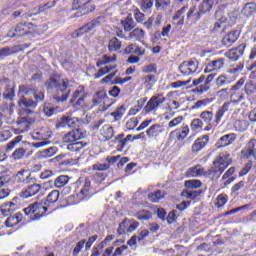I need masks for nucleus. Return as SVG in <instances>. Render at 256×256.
<instances>
[{
	"mask_svg": "<svg viewBox=\"0 0 256 256\" xmlns=\"http://www.w3.org/2000/svg\"><path fill=\"white\" fill-rule=\"evenodd\" d=\"M47 89H57V93L54 94V99L58 103H63L69 98V93H71V88H69V80L61 78L60 75L53 74L45 82Z\"/></svg>",
	"mask_w": 256,
	"mask_h": 256,
	"instance_id": "obj_1",
	"label": "nucleus"
},
{
	"mask_svg": "<svg viewBox=\"0 0 256 256\" xmlns=\"http://www.w3.org/2000/svg\"><path fill=\"white\" fill-rule=\"evenodd\" d=\"M104 123L105 120L100 119L90 126L92 131H98L97 137L99 141H102V143L111 141V138L115 137V130L113 129V126L109 124L103 125Z\"/></svg>",
	"mask_w": 256,
	"mask_h": 256,
	"instance_id": "obj_2",
	"label": "nucleus"
},
{
	"mask_svg": "<svg viewBox=\"0 0 256 256\" xmlns=\"http://www.w3.org/2000/svg\"><path fill=\"white\" fill-rule=\"evenodd\" d=\"M47 211H49V204L47 202H35L24 209L25 215H31V219H40Z\"/></svg>",
	"mask_w": 256,
	"mask_h": 256,
	"instance_id": "obj_3",
	"label": "nucleus"
},
{
	"mask_svg": "<svg viewBox=\"0 0 256 256\" xmlns=\"http://www.w3.org/2000/svg\"><path fill=\"white\" fill-rule=\"evenodd\" d=\"M101 23H103V17L98 16L97 18H94L90 22L84 24L82 27L74 31L73 37H81L83 35H87V33H90V31H93V29H97Z\"/></svg>",
	"mask_w": 256,
	"mask_h": 256,
	"instance_id": "obj_4",
	"label": "nucleus"
},
{
	"mask_svg": "<svg viewBox=\"0 0 256 256\" xmlns=\"http://www.w3.org/2000/svg\"><path fill=\"white\" fill-rule=\"evenodd\" d=\"M88 96L89 94L85 92V88L83 86H80L74 91L70 101L71 103H73V105L86 108L88 107L87 101H86Z\"/></svg>",
	"mask_w": 256,
	"mask_h": 256,
	"instance_id": "obj_5",
	"label": "nucleus"
},
{
	"mask_svg": "<svg viewBox=\"0 0 256 256\" xmlns=\"http://www.w3.org/2000/svg\"><path fill=\"white\" fill-rule=\"evenodd\" d=\"M231 156L229 153H221L213 163L214 173H223L228 165H231Z\"/></svg>",
	"mask_w": 256,
	"mask_h": 256,
	"instance_id": "obj_6",
	"label": "nucleus"
},
{
	"mask_svg": "<svg viewBox=\"0 0 256 256\" xmlns=\"http://www.w3.org/2000/svg\"><path fill=\"white\" fill-rule=\"evenodd\" d=\"M197 69H199V62L197 61H184L179 65V72L184 77H189V75H193L197 73Z\"/></svg>",
	"mask_w": 256,
	"mask_h": 256,
	"instance_id": "obj_7",
	"label": "nucleus"
},
{
	"mask_svg": "<svg viewBox=\"0 0 256 256\" xmlns=\"http://www.w3.org/2000/svg\"><path fill=\"white\" fill-rule=\"evenodd\" d=\"M164 101H166V99L161 94L152 96L144 107L145 113H153L157 111V109H159V106L163 105Z\"/></svg>",
	"mask_w": 256,
	"mask_h": 256,
	"instance_id": "obj_8",
	"label": "nucleus"
},
{
	"mask_svg": "<svg viewBox=\"0 0 256 256\" xmlns=\"http://www.w3.org/2000/svg\"><path fill=\"white\" fill-rule=\"evenodd\" d=\"M31 27H33V24L31 23H19L15 29H11L8 32V37H21V35H27L28 33H31Z\"/></svg>",
	"mask_w": 256,
	"mask_h": 256,
	"instance_id": "obj_9",
	"label": "nucleus"
},
{
	"mask_svg": "<svg viewBox=\"0 0 256 256\" xmlns=\"http://www.w3.org/2000/svg\"><path fill=\"white\" fill-rule=\"evenodd\" d=\"M247 44L242 43L236 48H232L225 53V57L229 59V61H238L240 57H243V53H245V48Z\"/></svg>",
	"mask_w": 256,
	"mask_h": 256,
	"instance_id": "obj_10",
	"label": "nucleus"
},
{
	"mask_svg": "<svg viewBox=\"0 0 256 256\" xmlns=\"http://www.w3.org/2000/svg\"><path fill=\"white\" fill-rule=\"evenodd\" d=\"M20 95H33L36 103H41L43 99H45V94L43 92H36L35 89L28 87L26 85H22L19 87Z\"/></svg>",
	"mask_w": 256,
	"mask_h": 256,
	"instance_id": "obj_11",
	"label": "nucleus"
},
{
	"mask_svg": "<svg viewBox=\"0 0 256 256\" xmlns=\"http://www.w3.org/2000/svg\"><path fill=\"white\" fill-rule=\"evenodd\" d=\"M83 134L81 133V131H79V129H73L72 131L66 133L63 138L62 141L63 143H77V141H81V139H83Z\"/></svg>",
	"mask_w": 256,
	"mask_h": 256,
	"instance_id": "obj_12",
	"label": "nucleus"
},
{
	"mask_svg": "<svg viewBox=\"0 0 256 256\" xmlns=\"http://www.w3.org/2000/svg\"><path fill=\"white\" fill-rule=\"evenodd\" d=\"M15 181L16 183L29 185L31 183H35V178L31 177V172L28 170H21L15 175Z\"/></svg>",
	"mask_w": 256,
	"mask_h": 256,
	"instance_id": "obj_13",
	"label": "nucleus"
},
{
	"mask_svg": "<svg viewBox=\"0 0 256 256\" xmlns=\"http://www.w3.org/2000/svg\"><path fill=\"white\" fill-rule=\"evenodd\" d=\"M51 137V130L49 128H40L32 132V139L35 141H47Z\"/></svg>",
	"mask_w": 256,
	"mask_h": 256,
	"instance_id": "obj_14",
	"label": "nucleus"
},
{
	"mask_svg": "<svg viewBox=\"0 0 256 256\" xmlns=\"http://www.w3.org/2000/svg\"><path fill=\"white\" fill-rule=\"evenodd\" d=\"M189 126L183 125L181 126V129H176L174 131H171L169 134V139H176L178 141H183V139H186L187 135H189Z\"/></svg>",
	"mask_w": 256,
	"mask_h": 256,
	"instance_id": "obj_15",
	"label": "nucleus"
},
{
	"mask_svg": "<svg viewBox=\"0 0 256 256\" xmlns=\"http://www.w3.org/2000/svg\"><path fill=\"white\" fill-rule=\"evenodd\" d=\"M39 191H41V184H31L20 193V197L29 199L30 197H35Z\"/></svg>",
	"mask_w": 256,
	"mask_h": 256,
	"instance_id": "obj_16",
	"label": "nucleus"
},
{
	"mask_svg": "<svg viewBox=\"0 0 256 256\" xmlns=\"http://www.w3.org/2000/svg\"><path fill=\"white\" fill-rule=\"evenodd\" d=\"M227 111H233V104L225 102L215 113V119L214 122L219 125L221 123V119L225 116V113Z\"/></svg>",
	"mask_w": 256,
	"mask_h": 256,
	"instance_id": "obj_17",
	"label": "nucleus"
},
{
	"mask_svg": "<svg viewBox=\"0 0 256 256\" xmlns=\"http://www.w3.org/2000/svg\"><path fill=\"white\" fill-rule=\"evenodd\" d=\"M242 154L246 159H250V157H253V159H256V139H251L246 148L242 151Z\"/></svg>",
	"mask_w": 256,
	"mask_h": 256,
	"instance_id": "obj_18",
	"label": "nucleus"
},
{
	"mask_svg": "<svg viewBox=\"0 0 256 256\" xmlns=\"http://www.w3.org/2000/svg\"><path fill=\"white\" fill-rule=\"evenodd\" d=\"M239 31L234 30L226 34L222 39V45L224 47H231L234 43H236L237 39H239Z\"/></svg>",
	"mask_w": 256,
	"mask_h": 256,
	"instance_id": "obj_19",
	"label": "nucleus"
},
{
	"mask_svg": "<svg viewBox=\"0 0 256 256\" xmlns=\"http://www.w3.org/2000/svg\"><path fill=\"white\" fill-rule=\"evenodd\" d=\"M77 125H79V118L64 116L59 120L57 127H77Z\"/></svg>",
	"mask_w": 256,
	"mask_h": 256,
	"instance_id": "obj_20",
	"label": "nucleus"
},
{
	"mask_svg": "<svg viewBox=\"0 0 256 256\" xmlns=\"http://www.w3.org/2000/svg\"><path fill=\"white\" fill-rule=\"evenodd\" d=\"M207 143H209V135H204L200 138H197L192 145V153H199V151L205 149Z\"/></svg>",
	"mask_w": 256,
	"mask_h": 256,
	"instance_id": "obj_21",
	"label": "nucleus"
},
{
	"mask_svg": "<svg viewBox=\"0 0 256 256\" xmlns=\"http://www.w3.org/2000/svg\"><path fill=\"white\" fill-rule=\"evenodd\" d=\"M107 101V92L104 90H100L96 92L92 97V106L91 107H97L99 105H105V102Z\"/></svg>",
	"mask_w": 256,
	"mask_h": 256,
	"instance_id": "obj_22",
	"label": "nucleus"
},
{
	"mask_svg": "<svg viewBox=\"0 0 256 256\" xmlns=\"http://www.w3.org/2000/svg\"><path fill=\"white\" fill-rule=\"evenodd\" d=\"M237 139V136L235 134H226L222 136L216 143L217 149H221V147H227L231 144H233V141Z\"/></svg>",
	"mask_w": 256,
	"mask_h": 256,
	"instance_id": "obj_23",
	"label": "nucleus"
},
{
	"mask_svg": "<svg viewBox=\"0 0 256 256\" xmlns=\"http://www.w3.org/2000/svg\"><path fill=\"white\" fill-rule=\"evenodd\" d=\"M255 13H256V3L255 2L246 3L241 10L242 17H245L246 19H249V17H253V15H255Z\"/></svg>",
	"mask_w": 256,
	"mask_h": 256,
	"instance_id": "obj_24",
	"label": "nucleus"
},
{
	"mask_svg": "<svg viewBox=\"0 0 256 256\" xmlns=\"http://www.w3.org/2000/svg\"><path fill=\"white\" fill-rule=\"evenodd\" d=\"M125 39L129 41H143L145 39V31L141 28H133Z\"/></svg>",
	"mask_w": 256,
	"mask_h": 256,
	"instance_id": "obj_25",
	"label": "nucleus"
},
{
	"mask_svg": "<svg viewBox=\"0 0 256 256\" xmlns=\"http://www.w3.org/2000/svg\"><path fill=\"white\" fill-rule=\"evenodd\" d=\"M163 129V126L160 124H154L146 130V135L148 139H157V137L163 133Z\"/></svg>",
	"mask_w": 256,
	"mask_h": 256,
	"instance_id": "obj_26",
	"label": "nucleus"
},
{
	"mask_svg": "<svg viewBox=\"0 0 256 256\" xmlns=\"http://www.w3.org/2000/svg\"><path fill=\"white\" fill-rule=\"evenodd\" d=\"M225 65V60L223 58L214 60L207 64L205 68L206 73H211V71H220V69H223Z\"/></svg>",
	"mask_w": 256,
	"mask_h": 256,
	"instance_id": "obj_27",
	"label": "nucleus"
},
{
	"mask_svg": "<svg viewBox=\"0 0 256 256\" xmlns=\"http://www.w3.org/2000/svg\"><path fill=\"white\" fill-rule=\"evenodd\" d=\"M243 99H245L243 93H239V91L236 90H230V101L226 103H232V107H235V105H239Z\"/></svg>",
	"mask_w": 256,
	"mask_h": 256,
	"instance_id": "obj_28",
	"label": "nucleus"
},
{
	"mask_svg": "<svg viewBox=\"0 0 256 256\" xmlns=\"http://www.w3.org/2000/svg\"><path fill=\"white\" fill-rule=\"evenodd\" d=\"M121 25L126 33H131L135 29V20L131 15H128L124 20H121Z\"/></svg>",
	"mask_w": 256,
	"mask_h": 256,
	"instance_id": "obj_29",
	"label": "nucleus"
},
{
	"mask_svg": "<svg viewBox=\"0 0 256 256\" xmlns=\"http://www.w3.org/2000/svg\"><path fill=\"white\" fill-rule=\"evenodd\" d=\"M185 11H187V7L184 6L180 10H178L172 17L174 23L176 25H184L185 24Z\"/></svg>",
	"mask_w": 256,
	"mask_h": 256,
	"instance_id": "obj_30",
	"label": "nucleus"
},
{
	"mask_svg": "<svg viewBox=\"0 0 256 256\" xmlns=\"http://www.w3.org/2000/svg\"><path fill=\"white\" fill-rule=\"evenodd\" d=\"M1 83L2 85L6 86V92L3 93V97L8 101H12L13 97H15V91L13 90V87L9 88V79L5 78L1 81Z\"/></svg>",
	"mask_w": 256,
	"mask_h": 256,
	"instance_id": "obj_31",
	"label": "nucleus"
},
{
	"mask_svg": "<svg viewBox=\"0 0 256 256\" xmlns=\"http://www.w3.org/2000/svg\"><path fill=\"white\" fill-rule=\"evenodd\" d=\"M207 175L205 168L200 165L194 166L188 170V177H201Z\"/></svg>",
	"mask_w": 256,
	"mask_h": 256,
	"instance_id": "obj_32",
	"label": "nucleus"
},
{
	"mask_svg": "<svg viewBox=\"0 0 256 256\" xmlns=\"http://www.w3.org/2000/svg\"><path fill=\"white\" fill-rule=\"evenodd\" d=\"M233 173H235V167H231L230 169H228L222 176V181H223L224 187H227V185H231V183H233V181H235V178L231 177V175H233Z\"/></svg>",
	"mask_w": 256,
	"mask_h": 256,
	"instance_id": "obj_33",
	"label": "nucleus"
},
{
	"mask_svg": "<svg viewBox=\"0 0 256 256\" xmlns=\"http://www.w3.org/2000/svg\"><path fill=\"white\" fill-rule=\"evenodd\" d=\"M215 83L218 89H221V87H225L226 85H231L232 81L227 75L222 74L216 78Z\"/></svg>",
	"mask_w": 256,
	"mask_h": 256,
	"instance_id": "obj_34",
	"label": "nucleus"
},
{
	"mask_svg": "<svg viewBox=\"0 0 256 256\" xmlns=\"http://www.w3.org/2000/svg\"><path fill=\"white\" fill-rule=\"evenodd\" d=\"M0 211L4 217H9L15 211V204L13 202L5 203L1 206Z\"/></svg>",
	"mask_w": 256,
	"mask_h": 256,
	"instance_id": "obj_35",
	"label": "nucleus"
},
{
	"mask_svg": "<svg viewBox=\"0 0 256 256\" xmlns=\"http://www.w3.org/2000/svg\"><path fill=\"white\" fill-rule=\"evenodd\" d=\"M69 183V176L67 175H60L54 180V187L56 189H61L65 187Z\"/></svg>",
	"mask_w": 256,
	"mask_h": 256,
	"instance_id": "obj_36",
	"label": "nucleus"
},
{
	"mask_svg": "<svg viewBox=\"0 0 256 256\" xmlns=\"http://www.w3.org/2000/svg\"><path fill=\"white\" fill-rule=\"evenodd\" d=\"M19 105L20 107H26L27 109H35V107H37V102L22 96L19 100Z\"/></svg>",
	"mask_w": 256,
	"mask_h": 256,
	"instance_id": "obj_37",
	"label": "nucleus"
},
{
	"mask_svg": "<svg viewBox=\"0 0 256 256\" xmlns=\"http://www.w3.org/2000/svg\"><path fill=\"white\" fill-rule=\"evenodd\" d=\"M19 223H21V215L15 214L14 216L11 215L7 218V220L5 221V226L15 227V225H19Z\"/></svg>",
	"mask_w": 256,
	"mask_h": 256,
	"instance_id": "obj_38",
	"label": "nucleus"
},
{
	"mask_svg": "<svg viewBox=\"0 0 256 256\" xmlns=\"http://www.w3.org/2000/svg\"><path fill=\"white\" fill-rule=\"evenodd\" d=\"M215 0H203L199 9L201 13H209L213 9Z\"/></svg>",
	"mask_w": 256,
	"mask_h": 256,
	"instance_id": "obj_39",
	"label": "nucleus"
},
{
	"mask_svg": "<svg viewBox=\"0 0 256 256\" xmlns=\"http://www.w3.org/2000/svg\"><path fill=\"white\" fill-rule=\"evenodd\" d=\"M163 197H165V194H163L161 190H157L148 194V199L151 201V203H159Z\"/></svg>",
	"mask_w": 256,
	"mask_h": 256,
	"instance_id": "obj_40",
	"label": "nucleus"
},
{
	"mask_svg": "<svg viewBox=\"0 0 256 256\" xmlns=\"http://www.w3.org/2000/svg\"><path fill=\"white\" fill-rule=\"evenodd\" d=\"M234 127L236 131L243 133V131H247V129H249V122L247 120H237L234 123Z\"/></svg>",
	"mask_w": 256,
	"mask_h": 256,
	"instance_id": "obj_41",
	"label": "nucleus"
},
{
	"mask_svg": "<svg viewBox=\"0 0 256 256\" xmlns=\"http://www.w3.org/2000/svg\"><path fill=\"white\" fill-rule=\"evenodd\" d=\"M153 217V214L148 210H140L136 213L138 221H149Z\"/></svg>",
	"mask_w": 256,
	"mask_h": 256,
	"instance_id": "obj_42",
	"label": "nucleus"
},
{
	"mask_svg": "<svg viewBox=\"0 0 256 256\" xmlns=\"http://www.w3.org/2000/svg\"><path fill=\"white\" fill-rule=\"evenodd\" d=\"M57 151V147H50L48 149H44L40 152V157L42 159H49L50 157H53V155H55Z\"/></svg>",
	"mask_w": 256,
	"mask_h": 256,
	"instance_id": "obj_43",
	"label": "nucleus"
},
{
	"mask_svg": "<svg viewBox=\"0 0 256 256\" xmlns=\"http://www.w3.org/2000/svg\"><path fill=\"white\" fill-rule=\"evenodd\" d=\"M92 0H74L72 3V9L73 11H80L83 9L85 5H89Z\"/></svg>",
	"mask_w": 256,
	"mask_h": 256,
	"instance_id": "obj_44",
	"label": "nucleus"
},
{
	"mask_svg": "<svg viewBox=\"0 0 256 256\" xmlns=\"http://www.w3.org/2000/svg\"><path fill=\"white\" fill-rule=\"evenodd\" d=\"M109 51H119L121 49V41L117 39V37L111 38L108 44Z\"/></svg>",
	"mask_w": 256,
	"mask_h": 256,
	"instance_id": "obj_45",
	"label": "nucleus"
},
{
	"mask_svg": "<svg viewBox=\"0 0 256 256\" xmlns=\"http://www.w3.org/2000/svg\"><path fill=\"white\" fill-rule=\"evenodd\" d=\"M21 141H23V136H16L12 141H10L6 145L7 153H9L10 151H13V148L17 147V145H19V143H21Z\"/></svg>",
	"mask_w": 256,
	"mask_h": 256,
	"instance_id": "obj_46",
	"label": "nucleus"
},
{
	"mask_svg": "<svg viewBox=\"0 0 256 256\" xmlns=\"http://www.w3.org/2000/svg\"><path fill=\"white\" fill-rule=\"evenodd\" d=\"M87 144L83 143V142H72L70 144L67 145V149L68 151H81V149H83Z\"/></svg>",
	"mask_w": 256,
	"mask_h": 256,
	"instance_id": "obj_47",
	"label": "nucleus"
},
{
	"mask_svg": "<svg viewBox=\"0 0 256 256\" xmlns=\"http://www.w3.org/2000/svg\"><path fill=\"white\" fill-rule=\"evenodd\" d=\"M57 201H59V192L58 190H53L51 191L46 199V203L49 205V203H57Z\"/></svg>",
	"mask_w": 256,
	"mask_h": 256,
	"instance_id": "obj_48",
	"label": "nucleus"
},
{
	"mask_svg": "<svg viewBox=\"0 0 256 256\" xmlns=\"http://www.w3.org/2000/svg\"><path fill=\"white\" fill-rule=\"evenodd\" d=\"M126 108L124 105L118 107L116 111L111 113V116L114 117L115 121H119L125 115Z\"/></svg>",
	"mask_w": 256,
	"mask_h": 256,
	"instance_id": "obj_49",
	"label": "nucleus"
},
{
	"mask_svg": "<svg viewBox=\"0 0 256 256\" xmlns=\"http://www.w3.org/2000/svg\"><path fill=\"white\" fill-rule=\"evenodd\" d=\"M213 117L214 114L211 111H203L200 114V119H202L204 123H208V125H210V123L213 121Z\"/></svg>",
	"mask_w": 256,
	"mask_h": 256,
	"instance_id": "obj_50",
	"label": "nucleus"
},
{
	"mask_svg": "<svg viewBox=\"0 0 256 256\" xmlns=\"http://www.w3.org/2000/svg\"><path fill=\"white\" fill-rule=\"evenodd\" d=\"M183 121H185V117L178 116L168 123V127L169 129H175V127H179V125H181Z\"/></svg>",
	"mask_w": 256,
	"mask_h": 256,
	"instance_id": "obj_51",
	"label": "nucleus"
},
{
	"mask_svg": "<svg viewBox=\"0 0 256 256\" xmlns=\"http://www.w3.org/2000/svg\"><path fill=\"white\" fill-rule=\"evenodd\" d=\"M244 91L248 97H251V95L256 93V84L252 83L251 81L246 83L244 86Z\"/></svg>",
	"mask_w": 256,
	"mask_h": 256,
	"instance_id": "obj_52",
	"label": "nucleus"
},
{
	"mask_svg": "<svg viewBox=\"0 0 256 256\" xmlns=\"http://www.w3.org/2000/svg\"><path fill=\"white\" fill-rule=\"evenodd\" d=\"M190 129L191 131H199V129H203V121L199 118L192 120Z\"/></svg>",
	"mask_w": 256,
	"mask_h": 256,
	"instance_id": "obj_53",
	"label": "nucleus"
},
{
	"mask_svg": "<svg viewBox=\"0 0 256 256\" xmlns=\"http://www.w3.org/2000/svg\"><path fill=\"white\" fill-rule=\"evenodd\" d=\"M216 96L218 97V99H222L223 101H225L230 97V90L228 88H222L221 90L216 92Z\"/></svg>",
	"mask_w": 256,
	"mask_h": 256,
	"instance_id": "obj_54",
	"label": "nucleus"
},
{
	"mask_svg": "<svg viewBox=\"0 0 256 256\" xmlns=\"http://www.w3.org/2000/svg\"><path fill=\"white\" fill-rule=\"evenodd\" d=\"M185 187L187 189H199L201 187V181L199 180H187L184 183Z\"/></svg>",
	"mask_w": 256,
	"mask_h": 256,
	"instance_id": "obj_55",
	"label": "nucleus"
},
{
	"mask_svg": "<svg viewBox=\"0 0 256 256\" xmlns=\"http://www.w3.org/2000/svg\"><path fill=\"white\" fill-rule=\"evenodd\" d=\"M227 194H220L217 196L216 198V203L215 206L219 209L221 207H223V205H225V203H227Z\"/></svg>",
	"mask_w": 256,
	"mask_h": 256,
	"instance_id": "obj_56",
	"label": "nucleus"
},
{
	"mask_svg": "<svg viewBox=\"0 0 256 256\" xmlns=\"http://www.w3.org/2000/svg\"><path fill=\"white\" fill-rule=\"evenodd\" d=\"M129 229V219H124L118 227V235H125V231Z\"/></svg>",
	"mask_w": 256,
	"mask_h": 256,
	"instance_id": "obj_57",
	"label": "nucleus"
},
{
	"mask_svg": "<svg viewBox=\"0 0 256 256\" xmlns=\"http://www.w3.org/2000/svg\"><path fill=\"white\" fill-rule=\"evenodd\" d=\"M199 195H201V191L185 190L182 192V197H186V199H196V197H199Z\"/></svg>",
	"mask_w": 256,
	"mask_h": 256,
	"instance_id": "obj_58",
	"label": "nucleus"
},
{
	"mask_svg": "<svg viewBox=\"0 0 256 256\" xmlns=\"http://www.w3.org/2000/svg\"><path fill=\"white\" fill-rule=\"evenodd\" d=\"M55 111H57V109H55L53 106L49 104H44L43 113L46 115V117H51L52 115H55Z\"/></svg>",
	"mask_w": 256,
	"mask_h": 256,
	"instance_id": "obj_59",
	"label": "nucleus"
},
{
	"mask_svg": "<svg viewBox=\"0 0 256 256\" xmlns=\"http://www.w3.org/2000/svg\"><path fill=\"white\" fill-rule=\"evenodd\" d=\"M139 125V119L133 117L126 122V128L132 131Z\"/></svg>",
	"mask_w": 256,
	"mask_h": 256,
	"instance_id": "obj_60",
	"label": "nucleus"
},
{
	"mask_svg": "<svg viewBox=\"0 0 256 256\" xmlns=\"http://www.w3.org/2000/svg\"><path fill=\"white\" fill-rule=\"evenodd\" d=\"M82 15H89V13H93L95 11V4H92L91 2L85 5L81 10Z\"/></svg>",
	"mask_w": 256,
	"mask_h": 256,
	"instance_id": "obj_61",
	"label": "nucleus"
},
{
	"mask_svg": "<svg viewBox=\"0 0 256 256\" xmlns=\"http://www.w3.org/2000/svg\"><path fill=\"white\" fill-rule=\"evenodd\" d=\"M144 85H149L150 87H153V84L156 83V79H155V75L153 74H150V75H147L145 76L143 79H142Z\"/></svg>",
	"mask_w": 256,
	"mask_h": 256,
	"instance_id": "obj_62",
	"label": "nucleus"
},
{
	"mask_svg": "<svg viewBox=\"0 0 256 256\" xmlns=\"http://www.w3.org/2000/svg\"><path fill=\"white\" fill-rule=\"evenodd\" d=\"M139 228V222L131 219L129 220V224H128V233H133V231H136Z\"/></svg>",
	"mask_w": 256,
	"mask_h": 256,
	"instance_id": "obj_63",
	"label": "nucleus"
},
{
	"mask_svg": "<svg viewBox=\"0 0 256 256\" xmlns=\"http://www.w3.org/2000/svg\"><path fill=\"white\" fill-rule=\"evenodd\" d=\"M92 169H93V171H107V169H109V164L97 163V164L92 165Z\"/></svg>",
	"mask_w": 256,
	"mask_h": 256,
	"instance_id": "obj_64",
	"label": "nucleus"
}]
</instances>
